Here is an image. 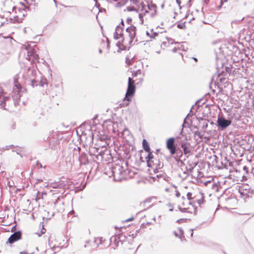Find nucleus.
I'll return each mask as SVG.
<instances>
[{"mask_svg": "<svg viewBox=\"0 0 254 254\" xmlns=\"http://www.w3.org/2000/svg\"><path fill=\"white\" fill-rule=\"evenodd\" d=\"M243 170H244V171H245L247 173H248V171L249 170V168L248 167H247L246 166H244Z\"/></svg>", "mask_w": 254, "mask_h": 254, "instance_id": "59", "label": "nucleus"}, {"mask_svg": "<svg viewBox=\"0 0 254 254\" xmlns=\"http://www.w3.org/2000/svg\"><path fill=\"white\" fill-rule=\"evenodd\" d=\"M127 11H135L136 12H137V10L136 9H135L132 6H128L127 7Z\"/></svg>", "mask_w": 254, "mask_h": 254, "instance_id": "43", "label": "nucleus"}, {"mask_svg": "<svg viewBox=\"0 0 254 254\" xmlns=\"http://www.w3.org/2000/svg\"><path fill=\"white\" fill-rule=\"evenodd\" d=\"M118 25H120L121 27H124L125 24H124V21L123 19H122L121 22Z\"/></svg>", "mask_w": 254, "mask_h": 254, "instance_id": "57", "label": "nucleus"}, {"mask_svg": "<svg viewBox=\"0 0 254 254\" xmlns=\"http://www.w3.org/2000/svg\"><path fill=\"white\" fill-rule=\"evenodd\" d=\"M123 42L121 41H118L117 43H116V46L118 47V48H120V46L122 45Z\"/></svg>", "mask_w": 254, "mask_h": 254, "instance_id": "53", "label": "nucleus"}, {"mask_svg": "<svg viewBox=\"0 0 254 254\" xmlns=\"http://www.w3.org/2000/svg\"><path fill=\"white\" fill-rule=\"evenodd\" d=\"M123 31H124V28H123V27L121 26L120 28H119V35L122 39V42H124V41L125 40V38L124 37Z\"/></svg>", "mask_w": 254, "mask_h": 254, "instance_id": "26", "label": "nucleus"}, {"mask_svg": "<svg viewBox=\"0 0 254 254\" xmlns=\"http://www.w3.org/2000/svg\"><path fill=\"white\" fill-rule=\"evenodd\" d=\"M178 229L181 237H184V232L183 229L181 227H179Z\"/></svg>", "mask_w": 254, "mask_h": 254, "instance_id": "45", "label": "nucleus"}, {"mask_svg": "<svg viewBox=\"0 0 254 254\" xmlns=\"http://www.w3.org/2000/svg\"><path fill=\"white\" fill-rule=\"evenodd\" d=\"M204 201V197L203 196V194H202L201 198L200 199H198L197 200V202L199 205H201V204H203Z\"/></svg>", "mask_w": 254, "mask_h": 254, "instance_id": "38", "label": "nucleus"}, {"mask_svg": "<svg viewBox=\"0 0 254 254\" xmlns=\"http://www.w3.org/2000/svg\"><path fill=\"white\" fill-rule=\"evenodd\" d=\"M80 150L81 148L80 147H77V148H74L73 149V156L74 155H79V154H81Z\"/></svg>", "mask_w": 254, "mask_h": 254, "instance_id": "30", "label": "nucleus"}, {"mask_svg": "<svg viewBox=\"0 0 254 254\" xmlns=\"http://www.w3.org/2000/svg\"><path fill=\"white\" fill-rule=\"evenodd\" d=\"M232 122V118L228 117L226 118L222 112H220L218 115L216 126L219 129L223 130L231 125Z\"/></svg>", "mask_w": 254, "mask_h": 254, "instance_id": "3", "label": "nucleus"}, {"mask_svg": "<svg viewBox=\"0 0 254 254\" xmlns=\"http://www.w3.org/2000/svg\"><path fill=\"white\" fill-rule=\"evenodd\" d=\"M22 239V232L18 230L12 233L7 239L6 243L12 244Z\"/></svg>", "mask_w": 254, "mask_h": 254, "instance_id": "6", "label": "nucleus"}, {"mask_svg": "<svg viewBox=\"0 0 254 254\" xmlns=\"http://www.w3.org/2000/svg\"><path fill=\"white\" fill-rule=\"evenodd\" d=\"M177 161L180 162L181 163V165L182 166H183V165H185V163L183 162V161L180 160V159H177Z\"/></svg>", "mask_w": 254, "mask_h": 254, "instance_id": "60", "label": "nucleus"}, {"mask_svg": "<svg viewBox=\"0 0 254 254\" xmlns=\"http://www.w3.org/2000/svg\"><path fill=\"white\" fill-rule=\"evenodd\" d=\"M207 127H208V124L206 122H204L202 123V128L203 129H205Z\"/></svg>", "mask_w": 254, "mask_h": 254, "instance_id": "47", "label": "nucleus"}, {"mask_svg": "<svg viewBox=\"0 0 254 254\" xmlns=\"http://www.w3.org/2000/svg\"><path fill=\"white\" fill-rule=\"evenodd\" d=\"M185 23H186V22H184L183 23H178L177 27L181 29H186Z\"/></svg>", "mask_w": 254, "mask_h": 254, "instance_id": "33", "label": "nucleus"}, {"mask_svg": "<svg viewBox=\"0 0 254 254\" xmlns=\"http://www.w3.org/2000/svg\"><path fill=\"white\" fill-rule=\"evenodd\" d=\"M250 193L251 194L254 193V189H252L251 188H250V189L249 190L248 192H247L246 194H244V192H240L241 195L243 194V195H246V198H248L250 197V195H249Z\"/></svg>", "mask_w": 254, "mask_h": 254, "instance_id": "27", "label": "nucleus"}, {"mask_svg": "<svg viewBox=\"0 0 254 254\" xmlns=\"http://www.w3.org/2000/svg\"><path fill=\"white\" fill-rule=\"evenodd\" d=\"M20 15H16L13 17V18H9V22L10 23H19L21 22L22 18H20Z\"/></svg>", "mask_w": 254, "mask_h": 254, "instance_id": "17", "label": "nucleus"}, {"mask_svg": "<svg viewBox=\"0 0 254 254\" xmlns=\"http://www.w3.org/2000/svg\"><path fill=\"white\" fill-rule=\"evenodd\" d=\"M147 7L149 10H152L153 9H155V13L156 12V8H157V6L155 4L153 3L152 2L150 4H148Z\"/></svg>", "mask_w": 254, "mask_h": 254, "instance_id": "31", "label": "nucleus"}, {"mask_svg": "<svg viewBox=\"0 0 254 254\" xmlns=\"http://www.w3.org/2000/svg\"><path fill=\"white\" fill-rule=\"evenodd\" d=\"M154 166L156 167V170L160 169L163 168V163H161L159 160L155 159Z\"/></svg>", "mask_w": 254, "mask_h": 254, "instance_id": "20", "label": "nucleus"}, {"mask_svg": "<svg viewBox=\"0 0 254 254\" xmlns=\"http://www.w3.org/2000/svg\"><path fill=\"white\" fill-rule=\"evenodd\" d=\"M99 138L101 140H108V136L105 134H101L99 136Z\"/></svg>", "mask_w": 254, "mask_h": 254, "instance_id": "36", "label": "nucleus"}, {"mask_svg": "<svg viewBox=\"0 0 254 254\" xmlns=\"http://www.w3.org/2000/svg\"><path fill=\"white\" fill-rule=\"evenodd\" d=\"M1 109L3 108L4 110H6L5 108V104L7 101L10 99L9 94L4 92L3 90L1 89Z\"/></svg>", "mask_w": 254, "mask_h": 254, "instance_id": "12", "label": "nucleus"}, {"mask_svg": "<svg viewBox=\"0 0 254 254\" xmlns=\"http://www.w3.org/2000/svg\"><path fill=\"white\" fill-rule=\"evenodd\" d=\"M126 22L128 24H130V23L132 22V18L130 17H128L127 19Z\"/></svg>", "mask_w": 254, "mask_h": 254, "instance_id": "51", "label": "nucleus"}, {"mask_svg": "<svg viewBox=\"0 0 254 254\" xmlns=\"http://www.w3.org/2000/svg\"><path fill=\"white\" fill-rule=\"evenodd\" d=\"M231 51L235 53V56L232 57V60L234 63L239 64V61L242 60V59L240 58L239 59L238 57V56L236 55H241L242 53L240 49L237 46L230 45Z\"/></svg>", "mask_w": 254, "mask_h": 254, "instance_id": "8", "label": "nucleus"}, {"mask_svg": "<svg viewBox=\"0 0 254 254\" xmlns=\"http://www.w3.org/2000/svg\"><path fill=\"white\" fill-rule=\"evenodd\" d=\"M102 237H98L94 239V243L96 244V248H98L102 244Z\"/></svg>", "mask_w": 254, "mask_h": 254, "instance_id": "23", "label": "nucleus"}, {"mask_svg": "<svg viewBox=\"0 0 254 254\" xmlns=\"http://www.w3.org/2000/svg\"><path fill=\"white\" fill-rule=\"evenodd\" d=\"M175 192H176L175 193L176 196L177 197H179L181 195L180 192L178 190H176Z\"/></svg>", "mask_w": 254, "mask_h": 254, "instance_id": "54", "label": "nucleus"}, {"mask_svg": "<svg viewBox=\"0 0 254 254\" xmlns=\"http://www.w3.org/2000/svg\"><path fill=\"white\" fill-rule=\"evenodd\" d=\"M147 163V166L148 167H152L153 166H154V162L155 159L153 160H150V161H146Z\"/></svg>", "mask_w": 254, "mask_h": 254, "instance_id": "32", "label": "nucleus"}, {"mask_svg": "<svg viewBox=\"0 0 254 254\" xmlns=\"http://www.w3.org/2000/svg\"><path fill=\"white\" fill-rule=\"evenodd\" d=\"M151 32H152V34H151L150 38H154L155 39L156 36L158 35V32H156L153 31V29H152L151 30Z\"/></svg>", "mask_w": 254, "mask_h": 254, "instance_id": "39", "label": "nucleus"}, {"mask_svg": "<svg viewBox=\"0 0 254 254\" xmlns=\"http://www.w3.org/2000/svg\"><path fill=\"white\" fill-rule=\"evenodd\" d=\"M178 209L180 211H181L182 212H183V213H190V211H188L186 208H182V207H181L180 205H179L178 206Z\"/></svg>", "mask_w": 254, "mask_h": 254, "instance_id": "35", "label": "nucleus"}, {"mask_svg": "<svg viewBox=\"0 0 254 254\" xmlns=\"http://www.w3.org/2000/svg\"><path fill=\"white\" fill-rule=\"evenodd\" d=\"M98 152V154L95 155V158L97 160H99L100 161L103 160L104 158V155L105 154L106 152L108 151L106 150H101L100 151L98 152V150H97Z\"/></svg>", "mask_w": 254, "mask_h": 254, "instance_id": "15", "label": "nucleus"}, {"mask_svg": "<svg viewBox=\"0 0 254 254\" xmlns=\"http://www.w3.org/2000/svg\"><path fill=\"white\" fill-rule=\"evenodd\" d=\"M139 230H136L135 233H134V236H132V239H134L135 238L137 235V234L139 233Z\"/></svg>", "mask_w": 254, "mask_h": 254, "instance_id": "62", "label": "nucleus"}, {"mask_svg": "<svg viewBox=\"0 0 254 254\" xmlns=\"http://www.w3.org/2000/svg\"><path fill=\"white\" fill-rule=\"evenodd\" d=\"M114 173H117L119 175H122L124 173V168L122 166L119 165L117 167L115 168Z\"/></svg>", "mask_w": 254, "mask_h": 254, "instance_id": "19", "label": "nucleus"}, {"mask_svg": "<svg viewBox=\"0 0 254 254\" xmlns=\"http://www.w3.org/2000/svg\"><path fill=\"white\" fill-rule=\"evenodd\" d=\"M136 87L134 84V81L132 80V84H128L127 92L126 93L125 97L124 99L125 102L124 104H126L127 106L129 104V102L131 101V98L134 95L135 92Z\"/></svg>", "mask_w": 254, "mask_h": 254, "instance_id": "5", "label": "nucleus"}, {"mask_svg": "<svg viewBox=\"0 0 254 254\" xmlns=\"http://www.w3.org/2000/svg\"><path fill=\"white\" fill-rule=\"evenodd\" d=\"M111 240L114 241V244L116 246V247L118 246L119 243L121 241L120 237L117 235L112 236L111 238Z\"/></svg>", "mask_w": 254, "mask_h": 254, "instance_id": "21", "label": "nucleus"}, {"mask_svg": "<svg viewBox=\"0 0 254 254\" xmlns=\"http://www.w3.org/2000/svg\"><path fill=\"white\" fill-rule=\"evenodd\" d=\"M184 127V124L182 125V127L181 129V131L180 132V134L182 135V137H180V136H177L176 137L177 142V145L178 144L179 146H181V144L182 143H184V142H188V139L186 135V134H183V128Z\"/></svg>", "mask_w": 254, "mask_h": 254, "instance_id": "13", "label": "nucleus"}, {"mask_svg": "<svg viewBox=\"0 0 254 254\" xmlns=\"http://www.w3.org/2000/svg\"><path fill=\"white\" fill-rule=\"evenodd\" d=\"M6 182L7 183V185L9 186V188L12 187L13 185H14V182L12 180L8 179V178H6L4 181L5 186L6 185Z\"/></svg>", "mask_w": 254, "mask_h": 254, "instance_id": "28", "label": "nucleus"}, {"mask_svg": "<svg viewBox=\"0 0 254 254\" xmlns=\"http://www.w3.org/2000/svg\"><path fill=\"white\" fill-rule=\"evenodd\" d=\"M2 37L3 40H1V46L5 47V50L3 52H1V54L4 56L2 59L1 58V61L4 62L7 61L9 58V53L11 46L10 44V40L9 38H6L3 36Z\"/></svg>", "mask_w": 254, "mask_h": 254, "instance_id": "4", "label": "nucleus"}, {"mask_svg": "<svg viewBox=\"0 0 254 254\" xmlns=\"http://www.w3.org/2000/svg\"><path fill=\"white\" fill-rule=\"evenodd\" d=\"M130 132L129 130L127 128H125L123 131L121 132L122 136L124 138V135H126L128 136H130L129 135Z\"/></svg>", "mask_w": 254, "mask_h": 254, "instance_id": "29", "label": "nucleus"}, {"mask_svg": "<svg viewBox=\"0 0 254 254\" xmlns=\"http://www.w3.org/2000/svg\"><path fill=\"white\" fill-rule=\"evenodd\" d=\"M180 148L187 158H189V157L191 154L190 145L189 142H184V143L181 144Z\"/></svg>", "mask_w": 254, "mask_h": 254, "instance_id": "10", "label": "nucleus"}, {"mask_svg": "<svg viewBox=\"0 0 254 254\" xmlns=\"http://www.w3.org/2000/svg\"><path fill=\"white\" fill-rule=\"evenodd\" d=\"M244 188V190H248V191H249V190L250 189V187H249V185H247V186H245L243 187Z\"/></svg>", "mask_w": 254, "mask_h": 254, "instance_id": "55", "label": "nucleus"}, {"mask_svg": "<svg viewBox=\"0 0 254 254\" xmlns=\"http://www.w3.org/2000/svg\"><path fill=\"white\" fill-rule=\"evenodd\" d=\"M139 230H136L135 233H134V236H132V239H134L135 238L137 235V234L139 233Z\"/></svg>", "mask_w": 254, "mask_h": 254, "instance_id": "61", "label": "nucleus"}, {"mask_svg": "<svg viewBox=\"0 0 254 254\" xmlns=\"http://www.w3.org/2000/svg\"><path fill=\"white\" fill-rule=\"evenodd\" d=\"M167 206H171V208L169 209V211H173L174 210V207H173V205L172 204H171V203H168L167 204Z\"/></svg>", "mask_w": 254, "mask_h": 254, "instance_id": "49", "label": "nucleus"}, {"mask_svg": "<svg viewBox=\"0 0 254 254\" xmlns=\"http://www.w3.org/2000/svg\"><path fill=\"white\" fill-rule=\"evenodd\" d=\"M28 78H26L25 81L26 84L32 86V88L37 87L39 85L40 87H44V85H48L47 80L45 77H42L39 83H37V81L35 79V75L34 71L30 67H28Z\"/></svg>", "mask_w": 254, "mask_h": 254, "instance_id": "1", "label": "nucleus"}, {"mask_svg": "<svg viewBox=\"0 0 254 254\" xmlns=\"http://www.w3.org/2000/svg\"><path fill=\"white\" fill-rule=\"evenodd\" d=\"M175 140V137H171L166 140V147L169 151L170 154H173L174 153V148L177 146V144H174Z\"/></svg>", "mask_w": 254, "mask_h": 254, "instance_id": "9", "label": "nucleus"}, {"mask_svg": "<svg viewBox=\"0 0 254 254\" xmlns=\"http://www.w3.org/2000/svg\"><path fill=\"white\" fill-rule=\"evenodd\" d=\"M183 174L186 175L184 179H185L189 176V173L186 170L184 171Z\"/></svg>", "mask_w": 254, "mask_h": 254, "instance_id": "50", "label": "nucleus"}, {"mask_svg": "<svg viewBox=\"0 0 254 254\" xmlns=\"http://www.w3.org/2000/svg\"><path fill=\"white\" fill-rule=\"evenodd\" d=\"M227 1V0H221L220 4L219 6V7H221L223 5L224 2H226Z\"/></svg>", "mask_w": 254, "mask_h": 254, "instance_id": "52", "label": "nucleus"}, {"mask_svg": "<svg viewBox=\"0 0 254 254\" xmlns=\"http://www.w3.org/2000/svg\"><path fill=\"white\" fill-rule=\"evenodd\" d=\"M147 153V156L145 157L146 161H151L153 160L154 159H156L154 158V156L152 153L150 151L146 152Z\"/></svg>", "mask_w": 254, "mask_h": 254, "instance_id": "24", "label": "nucleus"}, {"mask_svg": "<svg viewBox=\"0 0 254 254\" xmlns=\"http://www.w3.org/2000/svg\"><path fill=\"white\" fill-rule=\"evenodd\" d=\"M193 168L192 167V168H188V167H186V170L189 172H192V170H193Z\"/></svg>", "mask_w": 254, "mask_h": 254, "instance_id": "58", "label": "nucleus"}, {"mask_svg": "<svg viewBox=\"0 0 254 254\" xmlns=\"http://www.w3.org/2000/svg\"><path fill=\"white\" fill-rule=\"evenodd\" d=\"M18 77L16 75L13 77V100L14 101V103L15 104L20 99L22 93L26 92V89L23 87L21 84L18 82Z\"/></svg>", "mask_w": 254, "mask_h": 254, "instance_id": "2", "label": "nucleus"}, {"mask_svg": "<svg viewBox=\"0 0 254 254\" xmlns=\"http://www.w3.org/2000/svg\"><path fill=\"white\" fill-rule=\"evenodd\" d=\"M136 27L133 25H131L130 26H128L126 28V31L127 33H128V36L130 39L129 41V44L130 45L131 44V43L133 41V40L135 38L136 34Z\"/></svg>", "mask_w": 254, "mask_h": 254, "instance_id": "7", "label": "nucleus"}, {"mask_svg": "<svg viewBox=\"0 0 254 254\" xmlns=\"http://www.w3.org/2000/svg\"><path fill=\"white\" fill-rule=\"evenodd\" d=\"M148 10H145L144 12L143 13H139V15H138V16H139V18L140 20H142V19H143V16L144 15L146 14V13H148Z\"/></svg>", "mask_w": 254, "mask_h": 254, "instance_id": "42", "label": "nucleus"}, {"mask_svg": "<svg viewBox=\"0 0 254 254\" xmlns=\"http://www.w3.org/2000/svg\"><path fill=\"white\" fill-rule=\"evenodd\" d=\"M142 147L144 150L146 152H149L150 151V148L148 142L145 139H143L142 140Z\"/></svg>", "mask_w": 254, "mask_h": 254, "instance_id": "16", "label": "nucleus"}, {"mask_svg": "<svg viewBox=\"0 0 254 254\" xmlns=\"http://www.w3.org/2000/svg\"><path fill=\"white\" fill-rule=\"evenodd\" d=\"M12 151H13V152H14V151H15V152H16V153L17 154H19V155H20V157H22V155H21V154H20V150H19V149H16V150H12Z\"/></svg>", "mask_w": 254, "mask_h": 254, "instance_id": "56", "label": "nucleus"}, {"mask_svg": "<svg viewBox=\"0 0 254 254\" xmlns=\"http://www.w3.org/2000/svg\"><path fill=\"white\" fill-rule=\"evenodd\" d=\"M13 145H6L5 147L1 148V152L3 151H5L6 150H8L10 147H13Z\"/></svg>", "mask_w": 254, "mask_h": 254, "instance_id": "40", "label": "nucleus"}, {"mask_svg": "<svg viewBox=\"0 0 254 254\" xmlns=\"http://www.w3.org/2000/svg\"><path fill=\"white\" fill-rule=\"evenodd\" d=\"M106 42H107V48L108 49H109L110 41L109 40V39H107Z\"/></svg>", "mask_w": 254, "mask_h": 254, "instance_id": "63", "label": "nucleus"}, {"mask_svg": "<svg viewBox=\"0 0 254 254\" xmlns=\"http://www.w3.org/2000/svg\"><path fill=\"white\" fill-rule=\"evenodd\" d=\"M9 210V209L6 207L5 206L4 209V213L2 214H1V222L3 221V220H5L6 217L7 218L8 217V211Z\"/></svg>", "mask_w": 254, "mask_h": 254, "instance_id": "18", "label": "nucleus"}, {"mask_svg": "<svg viewBox=\"0 0 254 254\" xmlns=\"http://www.w3.org/2000/svg\"><path fill=\"white\" fill-rule=\"evenodd\" d=\"M194 128L197 129L196 131L194 132V135H197L199 138H202L203 135L201 134L200 132L198 131V128L197 126L194 127Z\"/></svg>", "mask_w": 254, "mask_h": 254, "instance_id": "34", "label": "nucleus"}, {"mask_svg": "<svg viewBox=\"0 0 254 254\" xmlns=\"http://www.w3.org/2000/svg\"><path fill=\"white\" fill-rule=\"evenodd\" d=\"M120 27H121V26L120 25H117L116 26V28L115 29V31L114 33V38L115 40H118L120 38H121V37L119 35V28H120Z\"/></svg>", "mask_w": 254, "mask_h": 254, "instance_id": "22", "label": "nucleus"}, {"mask_svg": "<svg viewBox=\"0 0 254 254\" xmlns=\"http://www.w3.org/2000/svg\"><path fill=\"white\" fill-rule=\"evenodd\" d=\"M80 165H86L89 164V160L87 153L85 152H82L79 154L78 157Z\"/></svg>", "mask_w": 254, "mask_h": 254, "instance_id": "11", "label": "nucleus"}, {"mask_svg": "<svg viewBox=\"0 0 254 254\" xmlns=\"http://www.w3.org/2000/svg\"><path fill=\"white\" fill-rule=\"evenodd\" d=\"M4 16V14L2 15V14H1V26L4 24L6 22H9V18L8 19L7 17H5V18L3 17Z\"/></svg>", "mask_w": 254, "mask_h": 254, "instance_id": "25", "label": "nucleus"}, {"mask_svg": "<svg viewBox=\"0 0 254 254\" xmlns=\"http://www.w3.org/2000/svg\"><path fill=\"white\" fill-rule=\"evenodd\" d=\"M171 154L175 155L174 158L176 161H177V159H179L183 157L184 153L180 147H179L177 146L174 148V153Z\"/></svg>", "mask_w": 254, "mask_h": 254, "instance_id": "14", "label": "nucleus"}, {"mask_svg": "<svg viewBox=\"0 0 254 254\" xmlns=\"http://www.w3.org/2000/svg\"><path fill=\"white\" fill-rule=\"evenodd\" d=\"M173 233L176 237H179L180 239H181V237L179 236V235L176 231H174Z\"/></svg>", "mask_w": 254, "mask_h": 254, "instance_id": "64", "label": "nucleus"}, {"mask_svg": "<svg viewBox=\"0 0 254 254\" xmlns=\"http://www.w3.org/2000/svg\"><path fill=\"white\" fill-rule=\"evenodd\" d=\"M166 38L168 40V44H170V43L171 44H173L174 43V42H175L174 40L172 38H168V37H167Z\"/></svg>", "mask_w": 254, "mask_h": 254, "instance_id": "46", "label": "nucleus"}, {"mask_svg": "<svg viewBox=\"0 0 254 254\" xmlns=\"http://www.w3.org/2000/svg\"><path fill=\"white\" fill-rule=\"evenodd\" d=\"M46 232V229L44 227V226H42V228L40 231V235H43L45 234Z\"/></svg>", "mask_w": 254, "mask_h": 254, "instance_id": "48", "label": "nucleus"}, {"mask_svg": "<svg viewBox=\"0 0 254 254\" xmlns=\"http://www.w3.org/2000/svg\"><path fill=\"white\" fill-rule=\"evenodd\" d=\"M188 221L187 218H180L177 220L176 222L178 223H181L183 222H187Z\"/></svg>", "mask_w": 254, "mask_h": 254, "instance_id": "41", "label": "nucleus"}, {"mask_svg": "<svg viewBox=\"0 0 254 254\" xmlns=\"http://www.w3.org/2000/svg\"><path fill=\"white\" fill-rule=\"evenodd\" d=\"M192 194L191 192H188L187 194V198L189 200H191L192 199Z\"/></svg>", "mask_w": 254, "mask_h": 254, "instance_id": "44", "label": "nucleus"}, {"mask_svg": "<svg viewBox=\"0 0 254 254\" xmlns=\"http://www.w3.org/2000/svg\"><path fill=\"white\" fill-rule=\"evenodd\" d=\"M141 73V71L140 69H138L136 71H134L132 73V76L133 77H136L137 76L138 74H140Z\"/></svg>", "mask_w": 254, "mask_h": 254, "instance_id": "37", "label": "nucleus"}]
</instances>
